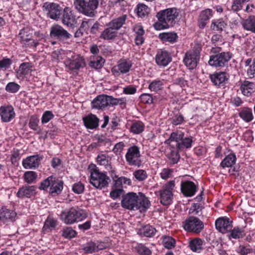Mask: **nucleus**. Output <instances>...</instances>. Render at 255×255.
<instances>
[{"instance_id": "f257e3e1", "label": "nucleus", "mask_w": 255, "mask_h": 255, "mask_svg": "<svg viewBox=\"0 0 255 255\" xmlns=\"http://www.w3.org/2000/svg\"><path fill=\"white\" fill-rule=\"evenodd\" d=\"M179 14L178 10L175 7L160 10L156 14L158 20L153 24L154 28L160 30L173 27Z\"/></svg>"}, {"instance_id": "f03ea898", "label": "nucleus", "mask_w": 255, "mask_h": 255, "mask_svg": "<svg viewBox=\"0 0 255 255\" xmlns=\"http://www.w3.org/2000/svg\"><path fill=\"white\" fill-rule=\"evenodd\" d=\"M127 15H122L106 24V28L102 32L100 38L105 40H113L118 35V30L126 23Z\"/></svg>"}, {"instance_id": "7ed1b4c3", "label": "nucleus", "mask_w": 255, "mask_h": 255, "mask_svg": "<svg viewBox=\"0 0 255 255\" xmlns=\"http://www.w3.org/2000/svg\"><path fill=\"white\" fill-rule=\"evenodd\" d=\"M88 217L86 210L78 206L73 207L63 211L60 214L61 220L67 225L83 221Z\"/></svg>"}, {"instance_id": "20e7f679", "label": "nucleus", "mask_w": 255, "mask_h": 255, "mask_svg": "<svg viewBox=\"0 0 255 255\" xmlns=\"http://www.w3.org/2000/svg\"><path fill=\"white\" fill-rule=\"evenodd\" d=\"M104 0H74V5L77 11L86 16L93 17L96 13L99 3L102 4Z\"/></svg>"}, {"instance_id": "39448f33", "label": "nucleus", "mask_w": 255, "mask_h": 255, "mask_svg": "<svg viewBox=\"0 0 255 255\" xmlns=\"http://www.w3.org/2000/svg\"><path fill=\"white\" fill-rule=\"evenodd\" d=\"M63 184L62 180L51 175L41 182L39 189L45 190L49 187V193L54 196L61 193Z\"/></svg>"}, {"instance_id": "423d86ee", "label": "nucleus", "mask_w": 255, "mask_h": 255, "mask_svg": "<svg viewBox=\"0 0 255 255\" xmlns=\"http://www.w3.org/2000/svg\"><path fill=\"white\" fill-rule=\"evenodd\" d=\"M90 183L95 187L102 189L109 185L110 179L105 173L100 172L98 168L90 170Z\"/></svg>"}, {"instance_id": "0eeeda50", "label": "nucleus", "mask_w": 255, "mask_h": 255, "mask_svg": "<svg viewBox=\"0 0 255 255\" xmlns=\"http://www.w3.org/2000/svg\"><path fill=\"white\" fill-rule=\"evenodd\" d=\"M174 187L175 181L171 180L165 183L162 188L158 191L160 202L162 205L168 206L172 203Z\"/></svg>"}, {"instance_id": "6e6552de", "label": "nucleus", "mask_w": 255, "mask_h": 255, "mask_svg": "<svg viewBox=\"0 0 255 255\" xmlns=\"http://www.w3.org/2000/svg\"><path fill=\"white\" fill-rule=\"evenodd\" d=\"M182 227L188 232L199 234L204 229V225L198 218L190 216L182 222Z\"/></svg>"}, {"instance_id": "1a4fd4ad", "label": "nucleus", "mask_w": 255, "mask_h": 255, "mask_svg": "<svg viewBox=\"0 0 255 255\" xmlns=\"http://www.w3.org/2000/svg\"><path fill=\"white\" fill-rule=\"evenodd\" d=\"M126 159L129 165L140 167L141 161L140 159L139 148L136 145H133L128 149L125 155Z\"/></svg>"}, {"instance_id": "9d476101", "label": "nucleus", "mask_w": 255, "mask_h": 255, "mask_svg": "<svg viewBox=\"0 0 255 255\" xmlns=\"http://www.w3.org/2000/svg\"><path fill=\"white\" fill-rule=\"evenodd\" d=\"M132 64V61L129 59H121L118 62L117 64L112 68L111 72L115 77H119L121 74L128 73Z\"/></svg>"}, {"instance_id": "9b49d317", "label": "nucleus", "mask_w": 255, "mask_h": 255, "mask_svg": "<svg viewBox=\"0 0 255 255\" xmlns=\"http://www.w3.org/2000/svg\"><path fill=\"white\" fill-rule=\"evenodd\" d=\"M231 57L232 54L229 52H221L219 54L210 56L208 63L212 66L221 67L224 66Z\"/></svg>"}, {"instance_id": "f8f14e48", "label": "nucleus", "mask_w": 255, "mask_h": 255, "mask_svg": "<svg viewBox=\"0 0 255 255\" xmlns=\"http://www.w3.org/2000/svg\"><path fill=\"white\" fill-rule=\"evenodd\" d=\"M64 63L66 67L71 71L79 70L86 65L85 59L80 55H75L67 59Z\"/></svg>"}, {"instance_id": "ddd939ff", "label": "nucleus", "mask_w": 255, "mask_h": 255, "mask_svg": "<svg viewBox=\"0 0 255 255\" xmlns=\"http://www.w3.org/2000/svg\"><path fill=\"white\" fill-rule=\"evenodd\" d=\"M200 57V52L199 50H190L186 53L183 62L189 69H193L197 66Z\"/></svg>"}, {"instance_id": "4468645a", "label": "nucleus", "mask_w": 255, "mask_h": 255, "mask_svg": "<svg viewBox=\"0 0 255 255\" xmlns=\"http://www.w3.org/2000/svg\"><path fill=\"white\" fill-rule=\"evenodd\" d=\"M50 36L51 38L62 41L67 40L71 37V34L58 24L53 25L50 28Z\"/></svg>"}, {"instance_id": "2eb2a0df", "label": "nucleus", "mask_w": 255, "mask_h": 255, "mask_svg": "<svg viewBox=\"0 0 255 255\" xmlns=\"http://www.w3.org/2000/svg\"><path fill=\"white\" fill-rule=\"evenodd\" d=\"M43 7L48 16L50 18L57 20L60 18L62 8L58 4L54 2H45Z\"/></svg>"}, {"instance_id": "dca6fc26", "label": "nucleus", "mask_w": 255, "mask_h": 255, "mask_svg": "<svg viewBox=\"0 0 255 255\" xmlns=\"http://www.w3.org/2000/svg\"><path fill=\"white\" fill-rule=\"evenodd\" d=\"M138 195L133 192H130L125 195L122 200V206L128 210H135L137 206Z\"/></svg>"}, {"instance_id": "f3484780", "label": "nucleus", "mask_w": 255, "mask_h": 255, "mask_svg": "<svg viewBox=\"0 0 255 255\" xmlns=\"http://www.w3.org/2000/svg\"><path fill=\"white\" fill-rule=\"evenodd\" d=\"M215 226L220 232L223 234L227 233L233 228L232 222L227 217H220L216 220Z\"/></svg>"}, {"instance_id": "a211bd4d", "label": "nucleus", "mask_w": 255, "mask_h": 255, "mask_svg": "<svg viewBox=\"0 0 255 255\" xmlns=\"http://www.w3.org/2000/svg\"><path fill=\"white\" fill-rule=\"evenodd\" d=\"M156 63L159 66L165 67L172 61L171 54L166 50L159 49L155 56Z\"/></svg>"}, {"instance_id": "6ab92c4d", "label": "nucleus", "mask_w": 255, "mask_h": 255, "mask_svg": "<svg viewBox=\"0 0 255 255\" xmlns=\"http://www.w3.org/2000/svg\"><path fill=\"white\" fill-rule=\"evenodd\" d=\"M15 116V113L11 106H3L0 107V117L2 122H9Z\"/></svg>"}, {"instance_id": "aec40b11", "label": "nucleus", "mask_w": 255, "mask_h": 255, "mask_svg": "<svg viewBox=\"0 0 255 255\" xmlns=\"http://www.w3.org/2000/svg\"><path fill=\"white\" fill-rule=\"evenodd\" d=\"M181 191L185 197H192L197 191V186L191 181H184L181 183Z\"/></svg>"}, {"instance_id": "412c9836", "label": "nucleus", "mask_w": 255, "mask_h": 255, "mask_svg": "<svg viewBox=\"0 0 255 255\" xmlns=\"http://www.w3.org/2000/svg\"><path fill=\"white\" fill-rule=\"evenodd\" d=\"M229 79L228 74L224 72H216L210 75V79L216 86H223Z\"/></svg>"}, {"instance_id": "4be33fe9", "label": "nucleus", "mask_w": 255, "mask_h": 255, "mask_svg": "<svg viewBox=\"0 0 255 255\" xmlns=\"http://www.w3.org/2000/svg\"><path fill=\"white\" fill-rule=\"evenodd\" d=\"M92 108L97 110H104L109 106L107 95H100L96 97L91 103Z\"/></svg>"}, {"instance_id": "5701e85b", "label": "nucleus", "mask_w": 255, "mask_h": 255, "mask_svg": "<svg viewBox=\"0 0 255 255\" xmlns=\"http://www.w3.org/2000/svg\"><path fill=\"white\" fill-rule=\"evenodd\" d=\"M42 157L39 155L30 156L23 159L22 165L25 169L35 168L38 167Z\"/></svg>"}, {"instance_id": "b1692460", "label": "nucleus", "mask_w": 255, "mask_h": 255, "mask_svg": "<svg viewBox=\"0 0 255 255\" xmlns=\"http://www.w3.org/2000/svg\"><path fill=\"white\" fill-rule=\"evenodd\" d=\"M76 18L74 12L68 7L63 9L62 23L67 26H72L75 23Z\"/></svg>"}, {"instance_id": "393cba45", "label": "nucleus", "mask_w": 255, "mask_h": 255, "mask_svg": "<svg viewBox=\"0 0 255 255\" xmlns=\"http://www.w3.org/2000/svg\"><path fill=\"white\" fill-rule=\"evenodd\" d=\"M33 65L31 63L23 62L19 66L16 72V77L19 80H22L25 76L32 71Z\"/></svg>"}, {"instance_id": "a878e982", "label": "nucleus", "mask_w": 255, "mask_h": 255, "mask_svg": "<svg viewBox=\"0 0 255 255\" xmlns=\"http://www.w3.org/2000/svg\"><path fill=\"white\" fill-rule=\"evenodd\" d=\"M36 188L35 186H23L18 189L16 195L20 198H30L36 194Z\"/></svg>"}, {"instance_id": "bb28decb", "label": "nucleus", "mask_w": 255, "mask_h": 255, "mask_svg": "<svg viewBox=\"0 0 255 255\" xmlns=\"http://www.w3.org/2000/svg\"><path fill=\"white\" fill-rule=\"evenodd\" d=\"M85 126L89 129H94L99 126V119L94 114H90L83 118Z\"/></svg>"}, {"instance_id": "cd10ccee", "label": "nucleus", "mask_w": 255, "mask_h": 255, "mask_svg": "<svg viewBox=\"0 0 255 255\" xmlns=\"http://www.w3.org/2000/svg\"><path fill=\"white\" fill-rule=\"evenodd\" d=\"M184 136V133L181 131L173 132L165 143L169 144L172 148H174V146L177 148V143H180Z\"/></svg>"}, {"instance_id": "c85d7f7f", "label": "nucleus", "mask_w": 255, "mask_h": 255, "mask_svg": "<svg viewBox=\"0 0 255 255\" xmlns=\"http://www.w3.org/2000/svg\"><path fill=\"white\" fill-rule=\"evenodd\" d=\"M213 10L207 8L201 11L198 19V26L203 28L207 24V21L212 16Z\"/></svg>"}, {"instance_id": "c756f323", "label": "nucleus", "mask_w": 255, "mask_h": 255, "mask_svg": "<svg viewBox=\"0 0 255 255\" xmlns=\"http://www.w3.org/2000/svg\"><path fill=\"white\" fill-rule=\"evenodd\" d=\"M16 216V213L12 210L5 208H2L0 210V220L3 222L14 220Z\"/></svg>"}, {"instance_id": "7c9ffc66", "label": "nucleus", "mask_w": 255, "mask_h": 255, "mask_svg": "<svg viewBox=\"0 0 255 255\" xmlns=\"http://www.w3.org/2000/svg\"><path fill=\"white\" fill-rule=\"evenodd\" d=\"M139 196H138L137 206L135 210H140V211L146 210L150 206V202L144 194L139 192Z\"/></svg>"}, {"instance_id": "2f4dec72", "label": "nucleus", "mask_w": 255, "mask_h": 255, "mask_svg": "<svg viewBox=\"0 0 255 255\" xmlns=\"http://www.w3.org/2000/svg\"><path fill=\"white\" fill-rule=\"evenodd\" d=\"M240 89L245 96L249 97L254 92L255 84L248 81H244L241 85Z\"/></svg>"}, {"instance_id": "473e14b6", "label": "nucleus", "mask_w": 255, "mask_h": 255, "mask_svg": "<svg viewBox=\"0 0 255 255\" xmlns=\"http://www.w3.org/2000/svg\"><path fill=\"white\" fill-rule=\"evenodd\" d=\"M94 142H92L88 147L89 150H92L98 147L105 145L109 142V139L103 135H96L94 138Z\"/></svg>"}, {"instance_id": "72a5a7b5", "label": "nucleus", "mask_w": 255, "mask_h": 255, "mask_svg": "<svg viewBox=\"0 0 255 255\" xmlns=\"http://www.w3.org/2000/svg\"><path fill=\"white\" fill-rule=\"evenodd\" d=\"M156 232V230L154 227L149 225H146L139 229L137 234L141 236L150 238L153 236Z\"/></svg>"}, {"instance_id": "f704fd0d", "label": "nucleus", "mask_w": 255, "mask_h": 255, "mask_svg": "<svg viewBox=\"0 0 255 255\" xmlns=\"http://www.w3.org/2000/svg\"><path fill=\"white\" fill-rule=\"evenodd\" d=\"M164 87V80L156 79L149 82L148 89L151 92L157 93L162 90Z\"/></svg>"}, {"instance_id": "c9c22d12", "label": "nucleus", "mask_w": 255, "mask_h": 255, "mask_svg": "<svg viewBox=\"0 0 255 255\" xmlns=\"http://www.w3.org/2000/svg\"><path fill=\"white\" fill-rule=\"evenodd\" d=\"M105 63V60L101 56L94 55L90 57L89 66L96 69L101 68Z\"/></svg>"}, {"instance_id": "e433bc0d", "label": "nucleus", "mask_w": 255, "mask_h": 255, "mask_svg": "<svg viewBox=\"0 0 255 255\" xmlns=\"http://www.w3.org/2000/svg\"><path fill=\"white\" fill-rule=\"evenodd\" d=\"M244 28L255 33V16L250 15L242 22Z\"/></svg>"}, {"instance_id": "4c0bfd02", "label": "nucleus", "mask_w": 255, "mask_h": 255, "mask_svg": "<svg viewBox=\"0 0 255 255\" xmlns=\"http://www.w3.org/2000/svg\"><path fill=\"white\" fill-rule=\"evenodd\" d=\"M236 159V155L234 153H230L222 161L220 166L223 168L231 167L235 164Z\"/></svg>"}, {"instance_id": "58836bf2", "label": "nucleus", "mask_w": 255, "mask_h": 255, "mask_svg": "<svg viewBox=\"0 0 255 255\" xmlns=\"http://www.w3.org/2000/svg\"><path fill=\"white\" fill-rule=\"evenodd\" d=\"M159 38L163 41L174 43L176 42L178 36L175 32H163L159 34Z\"/></svg>"}, {"instance_id": "ea45409f", "label": "nucleus", "mask_w": 255, "mask_h": 255, "mask_svg": "<svg viewBox=\"0 0 255 255\" xmlns=\"http://www.w3.org/2000/svg\"><path fill=\"white\" fill-rule=\"evenodd\" d=\"M204 241L200 238H195L189 243L190 249L194 252L200 253L202 250Z\"/></svg>"}, {"instance_id": "a19ab883", "label": "nucleus", "mask_w": 255, "mask_h": 255, "mask_svg": "<svg viewBox=\"0 0 255 255\" xmlns=\"http://www.w3.org/2000/svg\"><path fill=\"white\" fill-rule=\"evenodd\" d=\"M18 35L20 38V42L22 45L25 42L31 41L32 35L30 32V30L28 28H23L21 29Z\"/></svg>"}, {"instance_id": "79ce46f5", "label": "nucleus", "mask_w": 255, "mask_h": 255, "mask_svg": "<svg viewBox=\"0 0 255 255\" xmlns=\"http://www.w3.org/2000/svg\"><path fill=\"white\" fill-rule=\"evenodd\" d=\"M97 162L99 165L104 166L107 170L112 169L107 154H99L97 157Z\"/></svg>"}, {"instance_id": "37998d69", "label": "nucleus", "mask_w": 255, "mask_h": 255, "mask_svg": "<svg viewBox=\"0 0 255 255\" xmlns=\"http://www.w3.org/2000/svg\"><path fill=\"white\" fill-rule=\"evenodd\" d=\"M226 26L227 24L223 19H213L212 21L211 28L214 30L221 31Z\"/></svg>"}, {"instance_id": "c03bdc74", "label": "nucleus", "mask_w": 255, "mask_h": 255, "mask_svg": "<svg viewBox=\"0 0 255 255\" xmlns=\"http://www.w3.org/2000/svg\"><path fill=\"white\" fill-rule=\"evenodd\" d=\"M229 232H230V234L229 236L230 239H240L243 238L245 235L244 229L239 227H235L233 229H232L231 231Z\"/></svg>"}, {"instance_id": "a18cd8bd", "label": "nucleus", "mask_w": 255, "mask_h": 255, "mask_svg": "<svg viewBox=\"0 0 255 255\" xmlns=\"http://www.w3.org/2000/svg\"><path fill=\"white\" fill-rule=\"evenodd\" d=\"M23 177L25 182L28 184H32L35 182L37 178V174L33 171H26L24 173Z\"/></svg>"}, {"instance_id": "49530a36", "label": "nucleus", "mask_w": 255, "mask_h": 255, "mask_svg": "<svg viewBox=\"0 0 255 255\" xmlns=\"http://www.w3.org/2000/svg\"><path fill=\"white\" fill-rule=\"evenodd\" d=\"M192 142L193 140L191 136L189 137H183L180 143H177V149H182L185 148H190L192 146Z\"/></svg>"}, {"instance_id": "de8ad7c7", "label": "nucleus", "mask_w": 255, "mask_h": 255, "mask_svg": "<svg viewBox=\"0 0 255 255\" xmlns=\"http://www.w3.org/2000/svg\"><path fill=\"white\" fill-rule=\"evenodd\" d=\"M136 11L137 15L140 17H144L148 14L150 9L145 4L143 3L138 4L136 6Z\"/></svg>"}, {"instance_id": "09e8293b", "label": "nucleus", "mask_w": 255, "mask_h": 255, "mask_svg": "<svg viewBox=\"0 0 255 255\" xmlns=\"http://www.w3.org/2000/svg\"><path fill=\"white\" fill-rule=\"evenodd\" d=\"M162 244L165 248L171 249L175 246V240L170 236H163L162 237Z\"/></svg>"}, {"instance_id": "8fccbe9b", "label": "nucleus", "mask_w": 255, "mask_h": 255, "mask_svg": "<svg viewBox=\"0 0 255 255\" xmlns=\"http://www.w3.org/2000/svg\"><path fill=\"white\" fill-rule=\"evenodd\" d=\"M172 148L173 149H171L170 152L168 154L167 157L170 160V163L174 164L178 162L180 157L178 152L179 149H177V148L175 149L174 148Z\"/></svg>"}, {"instance_id": "3c124183", "label": "nucleus", "mask_w": 255, "mask_h": 255, "mask_svg": "<svg viewBox=\"0 0 255 255\" xmlns=\"http://www.w3.org/2000/svg\"><path fill=\"white\" fill-rule=\"evenodd\" d=\"M39 122V120L37 115L31 116L29 123V126L30 128L37 132H39L40 131V128L38 126Z\"/></svg>"}, {"instance_id": "603ef678", "label": "nucleus", "mask_w": 255, "mask_h": 255, "mask_svg": "<svg viewBox=\"0 0 255 255\" xmlns=\"http://www.w3.org/2000/svg\"><path fill=\"white\" fill-rule=\"evenodd\" d=\"M241 118L247 122H249L253 119V115L251 109L247 108L242 110L240 113Z\"/></svg>"}, {"instance_id": "864d4df0", "label": "nucleus", "mask_w": 255, "mask_h": 255, "mask_svg": "<svg viewBox=\"0 0 255 255\" xmlns=\"http://www.w3.org/2000/svg\"><path fill=\"white\" fill-rule=\"evenodd\" d=\"M144 130V125L140 122L137 121L133 123L130 127V131L135 134H139Z\"/></svg>"}, {"instance_id": "5fc2aeb1", "label": "nucleus", "mask_w": 255, "mask_h": 255, "mask_svg": "<svg viewBox=\"0 0 255 255\" xmlns=\"http://www.w3.org/2000/svg\"><path fill=\"white\" fill-rule=\"evenodd\" d=\"M133 175L136 180L139 182L143 181L147 178L146 171L143 169L136 170L133 172Z\"/></svg>"}, {"instance_id": "6e6d98bb", "label": "nucleus", "mask_w": 255, "mask_h": 255, "mask_svg": "<svg viewBox=\"0 0 255 255\" xmlns=\"http://www.w3.org/2000/svg\"><path fill=\"white\" fill-rule=\"evenodd\" d=\"M134 248L140 255H150L152 253L149 248L142 244H137Z\"/></svg>"}, {"instance_id": "4d7b16f0", "label": "nucleus", "mask_w": 255, "mask_h": 255, "mask_svg": "<svg viewBox=\"0 0 255 255\" xmlns=\"http://www.w3.org/2000/svg\"><path fill=\"white\" fill-rule=\"evenodd\" d=\"M51 56L53 59L57 62H59L65 58L66 57V51L61 49H57L52 52Z\"/></svg>"}, {"instance_id": "13d9d810", "label": "nucleus", "mask_w": 255, "mask_h": 255, "mask_svg": "<svg viewBox=\"0 0 255 255\" xmlns=\"http://www.w3.org/2000/svg\"><path fill=\"white\" fill-rule=\"evenodd\" d=\"M76 235V232L70 227H66L63 229L62 235L65 238H74Z\"/></svg>"}, {"instance_id": "bf43d9fd", "label": "nucleus", "mask_w": 255, "mask_h": 255, "mask_svg": "<svg viewBox=\"0 0 255 255\" xmlns=\"http://www.w3.org/2000/svg\"><path fill=\"white\" fill-rule=\"evenodd\" d=\"M250 0H234L231 6L232 10L234 12H238L242 9L243 4Z\"/></svg>"}, {"instance_id": "052dcab7", "label": "nucleus", "mask_w": 255, "mask_h": 255, "mask_svg": "<svg viewBox=\"0 0 255 255\" xmlns=\"http://www.w3.org/2000/svg\"><path fill=\"white\" fill-rule=\"evenodd\" d=\"M20 86L15 82H9L5 86L6 92L10 93H15L20 89Z\"/></svg>"}, {"instance_id": "680f3d73", "label": "nucleus", "mask_w": 255, "mask_h": 255, "mask_svg": "<svg viewBox=\"0 0 255 255\" xmlns=\"http://www.w3.org/2000/svg\"><path fill=\"white\" fill-rule=\"evenodd\" d=\"M141 102L144 104H151L153 103V97L151 94L143 93L139 97Z\"/></svg>"}, {"instance_id": "e2e57ef3", "label": "nucleus", "mask_w": 255, "mask_h": 255, "mask_svg": "<svg viewBox=\"0 0 255 255\" xmlns=\"http://www.w3.org/2000/svg\"><path fill=\"white\" fill-rule=\"evenodd\" d=\"M54 115L53 113L50 111H45L41 118V123L45 124L49 122L51 120L53 119Z\"/></svg>"}, {"instance_id": "0e129e2a", "label": "nucleus", "mask_w": 255, "mask_h": 255, "mask_svg": "<svg viewBox=\"0 0 255 255\" xmlns=\"http://www.w3.org/2000/svg\"><path fill=\"white\" fill-rule=\"evenodd\" d=\"M12 60L8 58H4L0 60V71L1 70H6L9 68L12 64Z\"/></svg>"}, {"instance_id": "69168bd1", "label": "nucleus", "mask_w": 255, "mask_h": 255, "mask_svg": "<svg viewBox=\"0 0 255 255\" xmlns=\"http://www.w3.org/2000/svg\"><path fill=\"white\" fill-rule=\"evenodd\" d=\"M85 189L84 185L80 182L75 183L72 186L73 191L76 194H80L83 193Z\"/></svg>"}, {"instance_id": "338daca9", "label": "nucleus", "mask_w": 255, "mask_h": 255, "mask_svg": "<svg viewBox=\"0 0 255 255\" xmlns=\"http://www.w3.org/2000/svg\"><path fill=\"white\" fill-rule=\"evenodd\" d=\"M83 250L86 254H92L96 252V243L92 242L88 243L83 248Z\"/></svg>"}, {"instance_id": "774afa93", "label": "nucleus", "mask_w": 255, "mask_h": 255, "mask_svg": "<svg viewBox=\"0 0 255 255\" xmlns=\"http://www.w3.org/2000/svg\"><path fill=\"white\" fill-rule=\"evenodd\" d=\"M57 220L53 218L48 217L46 220L44 225V228H54L57 226Z\"/></svg>"}]
</instances>
